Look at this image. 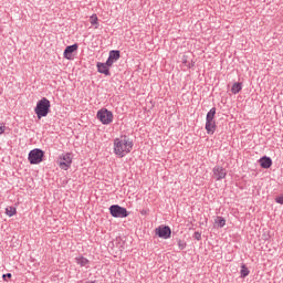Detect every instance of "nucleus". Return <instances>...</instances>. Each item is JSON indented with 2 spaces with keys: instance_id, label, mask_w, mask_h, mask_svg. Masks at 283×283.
<instances>
[{
  "instance_id": "f257e3e1",
  "label": "nucleus",
  "mask_w": 283,
  "mask_h": 283,
  "mask_svg": "<svg viewBox=\"0 0 283 283\" xmlns=\"http://www.w3.org/2000/svg\"><path fill=\"white\" fill-rule=\"evenodd\" d=\"M133 149L134 142L125 135L115 138L113 142V154H115L117 158H125L127 154H132Z\"/></svg>"
},
{
  "instance_id": "f03ea898",
  "label": "nucleus",
  "mask_w": 283,
  "mask_h": 283,
  "mask_svg": "<svg viewBox=\"0 0 283 283\" xmlns=\"http://www.w3.org/2000/svg\"><path fill=\"white\" fill-rule=\"evenodd\" d=\"M50 107H52V105L50 104V99L46 97H42L40 101H38L34 113L36 114L39 120H41V118H45V116L50 114Z\"/></svg>"
},
{
  "instance_id": "7ed1b4c3",
  "label": "nucleus",
  "mask_w": 283,
  "mask_h": 283,
  "mask_svg": "<svg viewBox=\"0 0 283 283\" xmlns=\"http://www.w3.org/2000/svg\"><path fill=\"white\" fill-rule=\"evenodd\" d=\"M96 118L102 125H112L114 123V113L107 108H102L97 112Z\"/></svg>"
},
{
  "instance_id": "20e7f679",
  "label": "nucleus",
  "mask_w": 283,
  "mask_h": 283,
  "mask_svg": "<svg viewBox=\"0 0 283 283\" xmlns=\"http://www.w3.org/2000/svg\"><path fill=\"white\" fill-rule=\"evenodd\" d=\"M72 160H74V158L72 157L71 153H63L59 156L56 163L60 169L67 171V169L72 167Z\"/></svg>"
},
{
  "instance_id": "39448f33",
  "label": "nucleus",
  "mask_w": 283,
  "mask_h": 283,
  "mask_svg": "<svg viewBox=\"0 0 283 283\" xmlns=\"http://www.w3.org/2000/svg\"><path fill=\"white\" fill-rule=\"evenodd\" d=\"M44 156L45 153H43V150L35 148L29 153L28 160L30 165H40V163H43Z\"/></svg>"
},
{
  "instance_id": "423d86ee",
  "label": "nucleus",
  "mask_w": 283,
  "mask_h": 283,
  "mask_svg": "<svg viewBox=\"0 0 283 283\" xmlns=\"http://www.w3.org/2000/svg\"><path fill=\"white\" fill-rule=\"evenodd\" d=\"M109 212L113 218H127V216H129V212H127V209L118 205L111 206Z\"/></svg>"
},
{
  "instance_id": "0eeeda50",
  "label": "nucleus",
  "mask_w": 283,
  "mask_h": 283,
  "mask_svg": "<svg viewBox=\"0 0 283 283\" xmlns=\"http://www.w3.org/2000/svg\"><path fill=\"white\" fill-rule=\"evenodd\" d=\"M155 234L163 240H169V238H171V228L168 226H159L155 229Z\"/></svg>"
},
{
  "instance_id": "6e6552de",
  "label": "nucleus",
  "mask_w": 283,
  "mask_h": 283,
  "mask_svg": "<svg viewBox=\"0 0 283 283\" xmlns=\"http://www.w3.org/2000/svg\"><path fill=\"white\" fill-rule=\"evenodd\" d=\"M212 178L214 180H224L227 178V168H223L222 166H214L212 169Z\"/></svg>"
},
{
  "instance_id": "1a4fd4ad",
  "label": "nucleus",
  "mask_w": 283,
  "mask_h": 283,
  "mask_svg": "<svg viewBox=\"0 0 283 283\" xmlns=\"http://www.w3.org/2000/svg\"><path fill=\"white\" fill-rule=\"evenodd\" d=\"M77 50H78V44H72L66 46L63 52L64 59H66V61H72L74 59V52H76Z\"/></svg>"
},
{
  "instance_id": "9d476101",
  "label": "nucleus",
  "mask_w": 283,
  "mask_h": 283,
  "mask_svg": "<svg viewBox=\"0 0 283 283\" xmlns=\"http://www.w3.org/2000/svg\"><path fill=\"white\" fill-rule=\"evenodd\" d=\"M118 59H120V51H111L108 59H107V65L108 67H112L114 65V63H116V61H118Z\"/></svg>"
},
{
  "instance_id": "9b49d317",
  "label": "nucleus",
  "mask_w": 283,
  "mask_h": 283,
  "mask_svg": "<svg viewBox=\"0 0 283 283\" xmlns=\"http://www.w3.org/2000/svg\"><path fill=\"white\" fill-rule=\"evenodd\" d=\"M97 71L99 72V74H105V76H109V64L106 63H97Z\"/></svg>"
},
{
  "instance_id": "f8f14e48",
  "label": "nucleus",
  "mask_w": 283,
  "mask_h": 283,
  "mask_svg": "<svg viewBox=\"0 0 283 283\" xmlns=\"http://www.w3.org/2000/svg\"><path fill=\"white\" fill-rule=\"evenodd\" d=\"M75 262H76V264H78V266H85L86 269L90 266V259H87L83 255L76 256Z\"/></svg>"
},
{
  "instance_id": "ddd939ff",
  "label": "nucleus",
  "mask_w": 283,
  "mask_h": 283,
  "mask_svg": "<svg viewBox=\"0 0 283 283\" xmlns=\"http://www.w3.org/2000/svg\"><path fill=\"white\" fill-rule=\"evenodd\" d=\"M260 166L262 167V169H269L271 167V165H273V160H271L270 157H262L260 160Z\"/></svg>"
},
{
  "instance_id": "4468645a",
  "label": "nucleus",
  "mask_w": 283,
  "mask_h": 283,
  "mask_svg": "<svg viewBox=\"0 0 283 283\" xmlns=\"http://www.w3.org/2000/svg\"><path fill=\"white\" fill-rule=\"evenodd\" d=\"M90 23L94 28V30H98V28H101V23L98 22V15H96V13H93L90 17Z\"/></svg>"
},
{
  "instance_id": "2eb2a0df",
  "label": "nucleus",
  "mask_w": 283,
  "mask_h": 283,
  "mask_svg": "<svg viewBox=\"0 0 283 283\" xmlns=\"http://www.w3.org/2000/svg\"><path fill=\"white\" fill-rule=\"evenodd\" d=\"M206 130H207V134H214L216 133V122H206Z\"/></svg>"
},
{
  "instance_id": "dca6fc26",
  "label": "nucleus",
  "mask_w": 283,
  "mask_h": 283,
  "mask_svg": "<svg viewBox=\"0 0 283 283\" xmlns=\"http://www.w3.org/2000/svg\"><path fill=\"white\" fill-rule=\"evenodd\" d=\"M214 118H216V107H212V108L208 112V114H207L206 122H210V123L216 122Z\"/></svg>"
},
{
  "instance_id": "f3484780",
  "label": "nucleus",
  "mask_w": 283,
  "mask_h": 283,
  "mask_svg": "<svg viewBox=\"0 0 283 283\" xmlns=\"http://www.w3.org/2000/svg\"><path fill=\"white\" fill-rule=\"evenodd\" d=\"M227 224V220H224L222 217H217L214 219V227H217L218 229H222V227H224Z\"/></svg>"
},
{
  "instance_id": "a211bd4d",
  "label": "nucleus",
  "mask_w": 283,
  "mask_h": 283,
  "mask_svg": "<svg viewBox=\"0 0 283 283\" xmlns=\"http://www.w3.org/2000/svg\"><path fill=\"white\" fill-rule=\"evenodd\" d=\"M6 216L12 218V216H17V208L9 206L6 208Z\"/></svg>"
},
{
  "instance_id": "6ab92c4d",
  "label": "nucleus",
  "mask_w": 283,
  "mask_h": 283,
  "mask_svg": "<svg viewBox=\"0 0 283 283\" xmlns=\"http://www.w3.org/2000/svg\"><path fill=\"white\" fill-rule=\"evenodd\" d=\"M242 91V83H234L231 87L232 94H239Z\"/></svg>"
},
{
  "instance_id": "aec40b11",
  "label": "nucleus",
  "mask_w": 283,
  "mask_h": 283,
  "mask_svg": "<svg viewBox=\"0 0 283 283\" xmlns=\"http://www.w3.org/2000/svg\"><path fill=\"white\" fill-rule=\"evenodd\" d=\"M250 271L249 268H247L245 264L241 265V271H240V275L241 277H247L249 275Z\"/></svg>"
},
{
  "instance_id": "412c9836",
  "label": "nucleus",
  "mask_w": 283,
  "mask_h": 283,
  "mask_svg": "<svg viewBox=\"0 0 283 283\" xmlns=\"http://www.w3.org/2000/svg\"><path fill=\"white\" fill-rule=\"evenodd\" d=\"M178 248L180 249V251H184V249H187V242H185L184 240H178L177 241Z\"/></svg>"
},
{
  "instance_id": "4be33fe9",
  "label": "nucleus",
  "mask_w": 283,
  "mask_h": 283,
  "mask_svg": "<svg viewBox=\"0 0 283 283\" xmlns=\"http://www.w3.org/2000/svg\"><path fill=\"white\" fill-rule=\"evenodd\" d=\"M193 238H195V240H197L198 242H200V240H202V233H200V232H195V233H193Z\"/></svg>"
},
{
  "instance_id": "5701e85b",
  "label": "nucleus",
  "mask_w": 283,
  "mask_h": 283,
  "mask_svg": "<svg viewBox=\"0 0 283 283\" xmlns=\"http://www.w3.org/2000/svg\"><path fill=\"white\" fill-rule=\"evenodd\" d=\"M275 202H277V205H283V195L276 197Z\"/></svg>"
},
{
  "instance_id": "b1692460",
  "label": "nucleus",
  "mask_w": 283,
  "mask_h": 283,
  "mask_svg": "<svg viewBox=\"0 0 283 283\" xmlns=\"http://www.w3.org/2000/svg\"><path fill=\"white\" fill-rule=\"evenodd\" d=\"M2 277H3V279H6V277H12V274H11V273L3 274Z\"/></svg>"
},
{
  "instance_id": "393cba45",
  "label": "nucleus",
  "mask_w": 283,
  "mask_h": 283,
  "mask_svg": "<svg viewBox=\"0 0 283 283\" xmlns=\"http://www.w3.org/2000/svg\"><path fill=\"white\" fill-rule=\"evenodd\" d=\"M3 132H6V129L3 128V126H0V134H3Z\"/></svg>"
},
{
  "instance_id": "a878e982",
  "label": "nucleus",
  "mask_w": 283,
  "mask_h": 283,
  "mask_svg": "<svg viewBox=\"0 0 283 283\" xmlns=\"http://www.w3.org/2000/svg\"><path fill=\"white\" fill-rule=\"evenodd\" d=\"M145 213H147V211L143 210V211H142V216H145Z\"/></svg>"
}]
</instances>
